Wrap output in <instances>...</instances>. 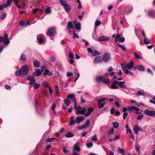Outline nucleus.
Wrapping results in <instances>:
<instances>
[{
	"instance_id": "nucleus-64",
	"label": "nucleus",
	"mask_w": 155,
	"mask_h": 155,
	"mask_svg": "<svg viewBox=\"0 0 155 155\" xmlns=\"http://www.w3.org/2000/svg\"><path fill=\"white\" fill-rule=\"evenodd\" d=\"M38 41L40 43H42L43 41V39L41 38H39L38 39Z\"/></svg>"
},
{
	"instance_id": "nucleus-59",
	"label": "nucleus",
	"mask_w": 155,
	"mask_h": 155,
	"mask_svg": "<svg viewBox=\"0 0 155 155\" xmlns=\"http://www.w3.org/2000/svg\"><path fill=\"white\" fill-rule=\"evenodd\" d=\"M63 151L64 153L65 154H66L67 153V150L66 149L65 146H64L63 147Z\"/></svg>"
},
{
	"instance_id": "nucleus-23",
	"label": "nucleus",
	"mask_w": 155,
	"mask_h": 155,
	"mask_svg": "<svg viewBox=\"0 0 155 155\" xmlns=\"http://www.w3.org/2000/svg\"><path fill=\"white\" fill-rule=\"evenodd\" d=\"M72 23V22L71 21H69L68 22L67 26V28L69 30L73 28Z\"/></svg>"
},
{
	"instance_id": "nucleus-52",
	"label": "nucleus",
	"mask_w": 155,
	"mask_h": 155,
	"mask_svg": "<svg viewBox=\"0 0 155 155\" xmlns=\"http://www.w3.org/2000/svg\"><path fill=\"white\" fill-rule=\"evenodd\" d=\"M122 69L123 71H124L126 70V68H127L126 65L125 64H122L121 65Z\"/></svg>"
},
{
	"instance_id": "nucleus-34",
	"label": "nucleus",
	"mask_w": 155,
	"mask_h": 155,
	"mask_svg": "<svg viewBox=\"0 0 155 155\" xmlns=\"http://www.w3.org/2000/svg\"><path fill=\"white\" fill-rule=\"evenodd\" d=\"M101 24V21H100L97 19L95 23V26H98L100 25Z\"/></svg>"
},
{
	"instance_id": "nucleus-17",
	"label": "nucleus",
	"mask_w": 155,
	"mask_h": 155,
	"mask_svg": "<svg viewBox=\"0 0 155 155\" xmlns=\"http://www.w3.org/2000/svg\"><path fill=\"white\" fill-rule=\"evenodd\" d=\"M84 119V117H77L76 119V122L78 124H79L80 122L83 121Z\"/></svg>"
},
{
	"instance_id": "nucleus-47",
	"label": "nucleus",
	"mask_w": 155,
	"mask_h": 155,
	"mask_svg": "<svg viewBox=\"0 0 155 155\" xmlns=\"http://www.w3.org/2000/svg\"><path fill=\"white\" fill-rule=\"evenodd\" d=\"M93 56H96L97 55L99 54L98 52L96 50H95L94 51V52H93Z\"/></svg>"
},
{
	"instance_id": "nucleus-42",
	"label": "nucleus",
	"mask_w": 155,
	"mask_h": 155,
	"mask_svg": "<svg viewBox=\"0 0 155 155\" xmlns=\"http://www.w3.org/2000/svg\"><path fill=\"white\" fill-rule=\"evenodd\" d=\"M105 103V102H104L102 104H101V103H99L98 104V108H101L103 107Z\"/></svg>"
},
{
	"instance_id": "nucleus-49",
	"label": "nucleus",
	"mask_w": 155,
	"mask_h": 155,
	"mask_svg": "<svg viewBox=\"0 0 155 155\" xmlns=\"http://www.w3.org/2000/svg\"><path fill=\"white\" fill-rule=\"evenodd\" d=\"M143 117V114H140L138 116L137 119V120H140Z\"/></svg>"
},
{
	"instance_id": "nucleus-24",
	"label": "nucleus",
	"mask_w": 155,
	"mask_h": 155,
	"mask_svg": "<svg viewBox=\"0 0 155 155\" xmlns=\"http://www.w3.org/2000/svg\"><path fill=\"white\" fill-rule=\"evenodd\" d=\"M63 7L66 12H69L70 11L71 6L69 4H67Z\"/></svg>"
},
{
	"instance_id": "nucleus-35",
	"label": "nucleus",
	"mask_w": 155,
	"mask_h": 155,
	"mask_svg": "<svg viewBox=\"0 0 155 155\" xmlns=\"http://www.w3.org/2000/svg\"><path fill=\"white\" fill-rule=\"evenodd\" d=\"M133 54L135 57L138 59H142V58L140 57L139 55L137 54L135 52H133Z\"/></svg>"
},
{
	"instance_id": "nucleus-19",
	"label": "nucleus",
	"mask_w": 155,
	"mask_h": 155,
	"mask_svg": "<svg viewBox=\"0 0 155 155\" xmlns=\"http://www.w3.org/2000/svg\"><path fill=\"white\" fill-rule=\"evenodd\" d=\"M74 150L77 151H80L81 149L79 147V142L77 141L74 147Z\"/></svg>"
},
{
	"instance_id": "nucleus-39",
	"label": "nucleus",
	"mask_w": 155,
	"mask_h": 155,
	"mask_svg": "<svg viewBox=\"0 0 155 155\" xmlns=\"http://www.w3.org/2000/svg\"><path fill=\"white\" fill-rule=\"evenodd\" d=\"M113 127L116 128H117L118 127L119 123L118 122H114L113 124Z\"/></svg>"
},
{
	"instance_id": "nucleus-31",
	"label": "nucleus",
	"mask_w": 155,
	"mask_h": 155,
	"mask_svg": "<svg viewBox=\"0 0 155 155\" xmlns=\"http://www.w3.org/2000/svg\"><path fill=\"white\" fill-rule=\"evenodd\" d=\"M12 4L11 0H7V3L5 5V7H7L8 6H10Z\"/></svg>"
},
{
	"instance_id": "nucleus-54",
	"label": "nucleus",
	"mask_w": 155,
	"mask_h": 155,
	"mask_svg": "<svg viewBox=\"0 0 155 155\" xmlns=\"http://www.w3.org/2000/svg\"><path fill=\"white\" fill-rule=\"evenodd\" d=\"M106 100H107V98H103L102 99H101L98 100V101H97V102H99L101 103L106 101Z\"/></svg>"
},
{
	"instance_id": "nucleus-9",
	"label": "nucleus",
	"mask_w": 155,
	"mask_h": 155,
	"mask_svg": "<svg viewBox=\"0 0 155 155\" xmlns=\"http://www.w3.org/2000/svg\"><path fill=\"white\" fill-rule=\"evenodd\" d=\"M110 57V55L109 53H106L104 54L102 60L104 62H107L109 61Z\"/></svg>"
},
{
	"instance_id": "nucleus-14",
	"label": "nucleus",
	"mask_w": 155,
	"mask_h": 155,
	"mask_svg": "<svg viewBox=\"0 0 155 155\" xmlns=\"http://www.w3.org/2000/svg\"><path fill=\"white\" fill-rule=\"evenodd\" d=\"M134 69H137L138 70L140 71H144L145 68L144 67L140 65H137V66H135L134 68Z\"/></svg>"
},
{
	"instance_id": "nucleus-33",
	"label": "nucleus",
	"mask_w": 155,
	"mask_h": 155,
	"mask_svg": "<svg viewBox=\"0 0 155 155\" xmlns=\"http://www.w3.org/2000/svg\"><path fill=\"white\" fill-rule=\"evenodd\" d=\"M21 70H18L16 71L15 73L16 76L21 75Z\"/></svg>"
},
{
	"instance_id": "nucleus-3",
	"label": "nucleus",
	"mask_w": 155,
	"mask_h": 155,
	"mask_svg": "<svg viewBox=\"0 0 155 155\" xmlns=\"http://www.w3.org/2000/svg\"><path fill=\"white\" fill-rule=\"evenodd\" d=\"M96 80L97 82H102L104 84H108L109 83V81L108 80H105L104 78V76H98L96 77Z\"/></svg>"
},
{
	"instance_id": "nucleus-26",
	"label": "nucleus",
	"mask_w": 155,
	"mask_h": 155,
	"mask_svg": "<svg viewBox=\"0 0 155 155\" xmlns=\"http://www.w3.org/2000/svg\"><path fill=\"white\" fill-rule=\"evenodd\" d=\"M64 104L67 107L70 104V101L67 98L64 100Z\"/></svg>"
},
{
	"instance_id": "nucleus-22",
	"label": "nucleus",
	"mask_w": 155,
	"mask_h": 155,
	"mask_svg": "<svg viewBox=\"0 0 155 155\" xmlns=\"http://www.w3.org/2000/svg\"><path fill=\"white\" fill-rule=\"evenodd\" d=\"M94 109L93 107H90L88 109L87 112L85 114L86 116H88L90 115L91 113L94 110Z\"/></svg>"
},
{
	"instance_id": "nucleus-56",
	"label": "nucleus",
	"mask_w": 155,
	"mask_h": 155,
	"mask_svg": "<svg viewBox=\"0 0 155 155\" xmlns=\"http://www.w3.org/2000/svg\"><path fill=\"white\" fill-rule=\"evenodd\" d=\"M73 75V74L71 72H68L67 73V77L72 76Z\"/></svg>"
},
{
	"instance_id": "nucleus-21",
	"label": "nucleus",
	"mask_w": 155,
	"mask_h": 155,
	"mask_svg": "<svg viewBox=\"0 0 155 155\" xmlns=\"http://www.w3.org/2000/svg\"><path fill=\"white\" fill-rule=\"evenodd\" d=\"M134 66V64L133 61H131L127 65V68L128 69H130Z\"/></svg>"
},
{
	"instance_id": "nucleus-63",
	"label": "nucleus",
	"mask_w": 155,
	"mask_h": 155,
	"mask_svg": "<svg viewBox=\"0 0 155 155\" xmlns=\"http://www.w3.org/2000/svg\"><path fill=\"white\" fill-rule=\"evenodd\" d=\"M5 88L8 90H9L11 88V87L10 86L8 85H5Z\"/></svg>"
},
{
	"instance_id": "nucleus-27",
	"label": "nucleus",
	"mask_w": 155,
	"mask_h": 155,
	"mask_svg": "<svg viewBox=\"0 0 155 155\" xmlns=\"http://www.w3.org/2000/svg\"><path fill=\"white\" fill-rule=\"evenodd\" d=\"M75 28L76 30L80 31L81 29L80 24V23L76 24L75 25Z\"/></svg>"
},
{
	"instance_id": "nucleus-37",
	"label": "nucleus",
	"mask_w": 155,
	"mask_h": 155,
	"mask_svg": "<svg viewBox=\"0 0 155 155\" xmlns=\"http://www.w3.org/2000/svg\"><path fill=\"white\" fill-rule=\"evenodd\" d=\"M54 87L56 94H58L59 93V87L58 86L56 85L54 86Z\"/></svg>"
},
{
	"instance_id": "nucleus-25",
	"label": "nucleus",
	"mask_w": 155,
	"mask_h": 155,
	"mask_svg": "<svg viewBox=\"0 0 155 155\" xmlns=\"http://www.w3.org/2000/svg\"><path fill=\"white\" fill-rule=\"evenodd\" d=\"M33 64L35 67L36 68H38L40 66V63L38 61L35 60L33 62Z\"/></svg>"
},
{
	"instance_id": "nucleus-15",
	"label": "nucleus",
	"mask_w": 155,
	"mask_h": 155,
	"mask_svg": "<svg viewBox=\"0 0 155 155\" xmlns=\"http://www.w3.org/2000/svg\"><path fill=\"white\" fill-rule=\"evenodd\" d=\"M3 40L5 44L8 45L10 41L8 39V35L7 34H5L4 38H3Z\"/></svg>"
},
{
	"instance_id": "nucleus-13",
	"label": "nucleus",
	"mask_w": 155,
	"mask_h": 155,
	"mask_svg": "<svg viewBox=\"0 0 155 155\" xmlns=\"http://www.w3.org/2000/svg\"><path fill=\"white\" fill-rule=\"evenodd\" d=\"M134 131L136 135L138 134V131H142V129L139 126L138 124H136L134 128Z\"/></svg>"
},
{
	"instance_id": "nucleus-4",
	"label": "nucleus",
	"mask_w": 155,
	"mask_h": 155,
	"mask_svg": "<svg viewBox=\"0 0 155 155\" xmlns=\"http://www.w3.org/2000/svg\"><path fill=\"white\" fill-rule=\"evenodd\" d=\"M117 81H114L112 82L110 85L109 84H107L108 87L110 89H116L118 88V87L117 86V84H118L116 82Z\"/></svg>"
},
{
	"instance_id": "nucleus-8",
	"label": "nucleus",
	"mask_w": 155,
	"mask_h": 155,
	"mask_svg": "<svg viewBox=\"0 0 155 155\" xmlns=\"http://www.w3.org/2000/svg\"><path fill=\"white\" fill-rule=\"evenodd\" d=\"M90 123V120H87L84 124L82 125L81 126L78 127V129L79 130H82L84 128H87L88 127V125Z\"/></svg>"
},
{
	"instance_id": "nucleus-45",
	"label": "nucleus",
	"mask_w": 155,
	"mask_h": 155,
	"mask_svg": "<svg viewBox=\"0 0 155 155\" xmlns=\"http://www.w3.org/2000/svg\"><path fill=\"white\" fill-rule=\"evenodd\" d=\"M69 56L71 58L73 59L74 58V54L72 52H70Z\"/></svg>"
},
{
	"instance_id": "nucleus-16",
	"label": "nucleus",
	"mask_w": 155,
	"mask_h": 155,
	"mask_svg": "<svg viewBox=\"0 0 155 155\" xmlns=\"http://www.w3.org/2000/svg\"><path fill=\"white\" fill-rule=\"evenodd\" d=\"M121 87L124 88H127L126 86L124 84L126 83V82L124 81H118L116 82Z\"/></svg>"
},
{
	"instance_id": "nucleus-28",
	"label": "nucleus",
	"mask_w": 155,
	"mask_h": 155,
	"mask_svg": "<svg viewBox=\"0 0 155 155\" xmlns=\"http://www.w3.org/2000/svg\"><path fill=\"white\" fill-rule=\"evenodd\" d=\"M74 136V135L70 132H68L65 135V137L66 138H70Z\"/></svg>"
},
{
	"instance_id": "nucleus-29",
	"label": "nucleus",
	"mask_w": 155,
	"mask_h": 155,
	"mask_svg": "<svg viewBox=\"0 0 155 155\" xmlns=\"http://www.w3.org/2000/svg\"><path fill=\"white\" fill-rule=\"evenodd\" d=\"M133 8L130 7H127L125 8V10L127 13H130L132 10Z\"/></svg>"
},
{
	"instance_id": "nucleus-20",
	"label": "nucleus",
	"mask_w": 155,
	"mask_h": 155,
	"mask_svg": "<svg viewBox=\"0 0 155 155\" xmlns=\"http://www.w3.org/2000/svg\"><path fill=\"white\" fill-rule=\"evenodd\" d=\"M147 15L150 17H155V11L150 10L148 11Z\"/></svg>"
},
{
	"instance_id": "nucleus-53",
	"label": "nucleus",
	"mask_w": 155,
	"mask_h": 155,
	"mask_svg": "<svg viewBox=\"0 0 155 155\" xmlns=\"http://www.w3.org/2000/svg\"><path fill=\"white\" fill-rule=\"evenodd\" d=\"M76 122V120H71L69 124V125H73Z\"/></svg>"
},
{
	"instance_id": "nucleus-43",
	"label": "nucleus",
	"mask_w": 155,
	"mask_h": 155,
	"mask_svg": "<svg viewBox=\"0 0 155 155\" xmlns=\"http://www.w3.org/2000/svg\"><path fill=\"white\" fill-rule=\"evenodd\" d=\"M7 15L5 13H4L2 15L1 18L2 20L4 19L6 17Z\"/></svg>"
},
{
	"instance_id": "nucleus-48",
	"label": "nucleus",
	"mask_w": 155,
	"mask_h": 155,
	"mask_svg": "<svg viewBox=\"0 0 155 155\" xmlns=\"http://www.w3.org/2000/svg\"><path fill=\"white\" fill-rule=\"evenodd\" d=\"M143 94H144L140 91H138L136 93V95L137 96H139L140 95H143Z\"/></svg>"
},
{
	"instance_id": "nucleus-30",
	"label": "nucleus",
	"mask_w": 155,
	"mask_h": 155,
	"mask_svg": "<svg viewBox=\"0 0 155 155\" xmlns=\"http://www.w3.org/2000/svg\"><path fill=\"white\" fill-rule=\"evenodd\" d=\"M117 150L118 152L123 155H124V150L123 149H122L120 147H118L117 148Z\"/></svg>"
},
{
	"instance_id": "nucleus-11",
	"label": "nucleus",
	"mask_w": 155,
	"mask_h": 155,
	"mask_svg": "<svg viewBox=\"0 0 155 155\" xmlns=\"http://www.w3.org/2000/svg\"><path fill=\"white\" fill-rule=\"evenodd\" d=\"M110 38L107 36L103 35L99 37L98 39V41H107Z\"/></svg>"
},
{
	"instance_id": "nucleus-5",
	"label": "nucleus",
	"mask_w": 155,
	"mask_h": 155,
	"mask_svg": "<svg viewBox=\"0 0 155 155\" xmlns=\"http://www.w3.org/2000/svg\"><path fill=\"white\" fill-rule=\"evenodd\" d=\"M45 68L44 66H42L41 67V70L39 69H36L35 71L33 73V75L35 76H38L41 75V73L43 71V69Z\"/></svg>"
},
{
	"instance_id": "nucleus-55",
	"label": "nucleus",
	"mask_w": 155,
	"mask_h": 155,
	"mask_svg": "<svg viewBox=\"0 0 155 155\" xmlns=\"http://www.w3.org/2000/svg\"><path fill=\"white\" fill-rule=\"evenodd\" d=\"M40 86L39 84H36L34 86V87L35 89H37Z\"/></svg>"
},
{
	"instance_id": "nucleus-57",
	"label": "nucleus",
	"mask_w": 155,
	"mask_h": 155,
	"mask_svg": "<svg viewBox=\"0 0 155 155\" xmlns=\"http://www.w3.org/2000/svg\"><path fill=\"white\" fill-rule=\"evenodd\" d=\"M135 108V107H128V109L129 111H133L134 110V109Z\"/></svg>"
},
{
	"instance_id": "nucleus-58",
	"label": "nucleus",
	"mask_w": 155,
	"mask_h": 155,
	"mask_svg": "<svg viewBox=\"0 0 155 155\" xmlns=\"http://www.w3.org/2000/svg\"><path fill=\"white\" fill-rule=\"evenodd\" d=\"M92 140H93L96 141L97 140V137L96 135L95 134L94 135L93 137L92 138Z\"/></svg>"
},
{
	"instance_id": "nucleus-32",
	"label": "nucleus",
	"mask_w": 155,
	"mask_h": 155,
	"mask_svg": "<svg viewBox=\"0 0 155 155\" xmlns=\"http://www.w3.org/2000/svg\"><path fill=\"white\" fill-rule=\"evenodd\" d=\"M117 45L123 51H127V49L126 47L124 46L120 45V44H118Z\"/></svg>"
},
{
	"instance_id": "nucleus-38",
	"label": "nucleus",
	"mask_w": 155,
	"mask_h": 155,
	"mask_svg": "<svg viewBox=\"0 0 155 155\" xmlns=\"http://www.w3.org/2000/svg\"><path fill=\"white\" fill-rule=\"evenodd\" d=\"M72 34L73 35L72 38H73V39H75L76 38H79V36H78V34H77L76 33H75L74 32H73V33Z\"/></svg>"
},
{
	"instance_id": "nucleus-7",
	"label": "nucleus",
	"mask_w": 155,
	"mask_h": 155,
	"mask_svg": "<svg viewBox=\"0 0 155 155\" xmlns=\"http://www.w3.org/2000/svg\"><path fill=\"white\" fill-rule=\"evenodd\" d=\"M144 113L147 115L151 117L155 116V111L148 110H146L144 111Z\"/></svg>"
},
{
	"instance_id": "nucleus-61",
	"label": "nucleus",
	"mask_w": 155,
	"mask_h": 155,
	"mask_svg": "<svg viewBox=\"0 0 155 155\" xmlns=\"http://www.w3.org/2000/svg\"><path fill=\"white\" fill-rule=\"evenodd\" d=\"M49 71L47 69L45 70V72L43 73V74L45 76H46L47 74H49Z\"/></svg>"
},
{
	"instance_id": "nucleus-36",
	"label": "nucleus",
	"mask_w": 155,
	"mask_h": 155,
	"mask_svg": "<svg viewBox=\"0 0 155 155\" xmlns=\"http://www.w3.org/2000/svg\"><path fill=\"white\" fill-rule=\"evenodd\" d=\"M59 2L63 7L67 4V2L63 0H59Z\"/></svg>"
},
{
	"instance_id": "nucleus-44",
	"label": "nucleus",
	"mask_w": 155,
	"mask_h": 155,
	"mask_svg": "<svg viewBox=\"0 0 155 155\" xmlns=\"http://www.w3.org/2000/svg\"><path fill=\"white\" fill-rule=\"evenodd\" d=\"M144 41L145 44H148L149 43L150 40L149 39L146 37H144Z\"/></svg>"
},
{
	"instance_id": "nucleus-1",
	"label": "nucleus",
	"mask_w": 155,
	"mask_h": 155,
	"mask_svg": "<svg viewBox=\"0 0 155 155\" xmlns=\"http://www.w3.org/2000/svg\"><path fill=\"white\" fill-rule=\"evenodd\" d=\"M56 31L55 29L52 27H50L48 28L47 34L50 37L56 35Z\"/></svg>"
},
{
	"instance_id": "nucleus-46",
	"label": "nucleus",
	"mask_w": 155,
	"mask_h": 155,
	"mask_svg": "<svg viewBox=\"0 0 155 155\" xmlns=\"http://www.w3.org/2000/svg\"><path fill=\"white\" fill-rule=\"evenodd\" d=\"M43 85L45 87H49L48 86V82L45 81L43 82Z\"/></svg>"
},
{
	"instance_id": "nucleus-50",
	"label": "nucleus",
	"mask_w": 155,
	"mask_h": 155,
	"mask_svg": "<svg viewBox=\"0 0 155 155\" xmlns=\"http://www.w3.org/2000/svg\"><path fill=\"white\" fill-rule=\"evenodd\" d=\"M135 149L136 150V151L138 152L140 150V146L138 145H135Z\"/></svg>"
},
{
	"instance_id": "nucleus-40",
	"label": "nucleus",
	"mask_w": 155,
	"mask_h": 155,
	"mask_svg": "<svg viewBox=\"0 0 155 155\" xmlns=\"http://www.w3.org/2000/svg\"><path fill=\"white\" fill-rule=\"evenodd\" d=\"M27 59L26 56L24 54H22L21 56V59L23 61H25Z\"/></svg>"
},
{
	"instance_id": "nucleus-60",
	"label": "nucleus",
	"mask_w": 155,
	"mask_h": 155,
	"mask_svg": "<svg viewBox=\"0 0 155 155\" xmlns=\"http://www.w3.org/2000/svg\"><path fill=\"white\" fill-rule=\"evenodd\" d=\"M114 133V130L113 128H112L110 131L108 132L109 134H113Z\"/></svg>"
},
{
	"instance_id": "nucleus-12",
	"label": "nucleus",
	"mask_w": 155,
	"mask_h": 155,
	"mask_svg": "<svg viewBox=\"0 0 155 155\" xmlns=\"http://www.w3.org/2000/svg\"><path fill=\"white\" fill-rule=\"evenodd\" d=\"M27 79L30 81L29 84H32L35 83V78L34 77L31 76H28L27 77Z\"/></svg>"
},
{
	"instance_id": "nucleus-51",
	"label": "nucleus",
	"mask_w": 155,
	"mask_h": 155,
	"mask_svg": "<svg viewBox=\"0 0 155 155\" xmlns=\"http://www.w3.org/2000/svg\"><path fill=\"white\" fill-rule=\"evenodd\" d=\"M87 147L88 148H90L92 147L93 146V143L92 142H90L89 143H86Z\"/></svg>"
},
{
	"instance_id": "nucleus-2",
	"label": "nucleus",
	"mask_w": 155,
	"mask_h": 155,
	"mask_svg": "<svg viewBox=\"0 0 155 155\" xmlns=\"http://www.w3.org/2000/svg\"><path fill=\"white\" fill-rule=\"evenodd\" d=\"M74 108L77 110V111L76 114H83L85 112V109H82V107L81 106H79L78 107H77V104H76V105H74Z\"/></svg>"
},
{
	"instance_id": "nucleus-18",
	"label": "nucleus",
	"mask_w": 155,
	"mask_h": 155,
	"mask_svg": "<svg viewBox=\"0 0 155 155\" xmlns=\"http://www.w3.org/2000/svg\"><path fill=\"white\" fill-rule=\"evenodd\" d=\"M102 59L101 56L96 57L95 58L94 62V63H99L102 61Z\"/></svg>"
},
{
	"instance_id": "nucleus-10",
	"label": "nucleus",
	"mask_w": 155,
	"mask_h": 155,
	"mask_svg": "<svg viewBox=\"0 0 155 155\" xmlns=\"http://www.w3.org/2000/svg\"><path fill=\"white\" fill-rule=\"evenodd\" d=\"M75 96V95L74 94H71L68 95L67 97V98L68 99L69 98L71 99V100L73 101L74 105H76V104H77V101L75 98L74 97Z\"/></svg>"
},
{
	"instance_id": "nucleus-62",
	"label": "nucleus",
	"mask_w": 155,
	"mask_h": 155,
	"mask_svg": "<svg viewBox=\"0 0 155 155\" xmlns=\"http://www.w3.org/2000/svg\"><path fill=\"white\" fill-rule=\"evenodd\" d=\"M125 41L124 37H122L118 39V41L121 42H123Z\"/></svg>"
},
{
	"instance_id": "nucleus-41",
	"label": "nucleus",
	"mask_w": 155,
	"mask_h": 155,
	"mask_svg": "<svg viewBox=\"0 0 155 155\" xmlns=\"http://www.w3.org/2000/svg\"><path fill=\"white\" fill-rule=\"evenodd\" d=\"M51 8H48L46 9L45 13L46 14H49L51 13Z\"/></svg>"
},
{
	"instance_id": "nucleus-6",
	"label": "nucleus",
	"mask_w": 155,
	"mask_h": 155,
	"mask_svg": "<svg viewBox=\"0 0 155 155\" xmlns=\"http://www.w3.org/2000/svg\"><path fill=\"white\" fill-rule=\"evenodd\" d=\"M21 71L23 75H26L28 73L29 68L27 65L23 66L21 67Z\"/></svg>"
}]
</instances>
